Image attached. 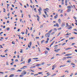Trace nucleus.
I'll return each mask as SVG.
<instances>
[{"mask_svg": "<svg viewBox=\"0 0 77 77\" xmlns=\"http://www.w3.org/2000/svg\"><path fill=\"white\" fill-rule=\"evenodd\" d=\"M26 72H23V75H25L26 74Z\"/></svg>", "mask_w": 77, "mask_h": 77, "instance_id": "2f4dec72", "label": "nucleus"}, {"mask_svg": "<svg viewBox=\"0 0 77 77\" xmlns=\"http://www.w3.org/2000/svg\"><path fill=\"white\" fill-rule=\"evenodd\" d=\"M45 36L46 37H48V38H49V37H50V33H48L47 34H46L45 35Z\"/></svg>", "mask_w": 77, "mask_h": 77, "instance_id": "f03ea898", "label": "nucleus"}, {"mask_svg": "<svg viewBox=\"0 0 77 77\" xmlns=\"http://www.w3.org/2000/svg\"><path fill=\"white\" fill-rule=\"evenodd\" d=\"M32 59L34 60H37V59H38V58H34Z\"/></svg>", "mask_w": 77, "mask_h": 77, "instance_id": "393cba45", "label": "nucleus"}, {"mask_svg": "<svg viewBox=\"0 0 77 77\" xmlns=\"http://www.w3.org/2000/svg\"><path fill=\"white\" fill-rule=\"evenodd\" d=\"M45 54H48V51H45Z\"/></svg>", "mask_w": 77, "mask_h": 77, "instance_id": "5701e85b", "label": "nucleus"}, {"mask_svg": "<svg viewBox=\"0 0 77 77\" xmlns=\"http://www.w3.org/2000/svg\"><path fill=\"white\" fill-rule=\"evenodd\" d=\"M15 75L14 74H11V75H9V77H13V76L14 75Z\"/></svg>", "mask_w": 77, "mask_h": 77, "instance_id": "2eb2a0df", "label": "nucleus"}, {"mask_svg": "<svg viewBox=\"0 0 77 77\" xmlns=\"http://www.w3.org/2000/svg\"><path fill=\"white\" fill-rule=\"evenodd\" d=\"M27 68V66H23V69H25V68Z\"/></svg>", "mask_w": 77, "mask_h": 77, "instance_id": "a878e982", "label": "nucleus"}, {"mask_svg": "<svg viewBox=\"0 0 77 77\" xmlns=\"http://www.w3.org/2000/svg\"><path fill=\"white\" fill-rule=\"evenodd\" d=\"M48 40H47L45 42V43H46V44H47V43H48Z\"/></svg>", "mask_w": 77, "mask_h": 77, "instance_id": "680f3d73", "label": "nucleus"}, {"mask_svg": "<svg viewBox=\"0 0 77 77\" xmlns=\"http://www.w3.org/2000/svg\"><path fill=\"white\" fill-rule=\"evenodd\" d=\"M23 63H25V61H23V62L21 63L20 64H22Z\"/></svg>", "mask_w": 77, "mask_h": 77, "instance_id": "6e6d98bb", "label": "nucleus"}, {"mask_svg": "<svg viewBox=\"0 0 77 77\" xmlns=\"http://www.w3.org/2000/svg\"><path fill=\"white\" fill-rule=\"evenodd\" d=\"M54 42H53L50 45V47H51V46H52V45H53V44H54Z\"/></svg>", "mask_w": 77, "mask_h": 77, "instance_id": "6ab92c4d", "label": "nucleus"}, {"mask_svg": "<svg viewBox=\"0 0 77 77\" xmlns=\"http://www.w3.org/2000/svg\"><path fill=\"white\" fill-rule=\"evenodd\" d=\"M11 69L13 70H15V68H11Z\"/></svg>", "mask_w": 77, "mask_h": 77, "instance_id": "052dcab7", "label": "nucleus"}, {"mask_svg": "<svg viewBox=\"0 0 77 77\" xmlns=\"http://www.w3.org/2000/svg\"><path fill=\"white\" fill-rule=\"evenodd\" d=\"M39 9H38V11H42V8L41 7H39Z\"/></svg>", "mask_w": 77, "mask_h": 77, "instance_id": "ddd939ff", "label": "nucleus"}, {"mask_svg": "<svg viewBox=\"0 0 77 77\" xmlns=\"http://www.w3.org/2000/svg\"><path fill=\"white\" fill-rule=\"evenodd\" d=\"M43 42H44V40H42L41 41V44H43Z\"/></svg>", "mask_w": 77, "mask_h": 77, "instance_id": "a18cd8bd", "label": "nucleus"}, {"mask_svg": "<svg viewBox=\"0 0 77 77\" xmlns=\"http://www.w3.org/2000/svg\"><path fill=\"white\" fill-rule=\"evenodd\" d=\"M45 10L46 11H47V12H48V11H49V9H48V8H46Z\"/></svg>", "mask_w": 77, "mask_h": 77, "instance_id": "f3484780", "label": "nucleus"}, {"mask_svg": "<svg viewBox=\"0 0 77 77\" xmlns=\"http://www.w3.org/2000/svg\"><path fill=\"white\" fill-rule=\"evenodd\" d=\"M65 66H66V65H63L60 66V68H61V67H65Z\"/></svg>", "mask_w": 77, "mask_h": 77, "instance_id": "1a4fd4ad", "label": "nucleus"}, {"mask_svg": "<svg viewBox=\"0 0 77 77\" xmlns=\"http://www.w3.org/2000/svg\"><path fill=\"white\" fill-rule=\"evenodd\" d=\"M21 51H20V53H22V52H23V49H21L20 50Z\"/></svg>", "mask_w": 77, "mask_h": 77, "instance_id": "7c9ffc66", "label": "nucleus"}, {"mask_svg": "<svg viewBox=\"0 0 77 77\" xmlns=\"http://www.w3.org/2000/svg\"><path fill=\"white\" fill-rule=\"evenodd\" d=\"M56 75V74L55 73V74L52 75H51V76L53 77V76H54V75Z\"/></svg>", "mask_w": 77, "mask_h": 77, "instance_id": "c85d7f7f", "label": "nucleus"}, {"mask_svg": "<svg viewBox=\"0 0 77 77\" xmlns=\"http://www.w3.org/2000/svg\"><path fill=\"white\" fill-rule=\"evenodd\" d=\"M21 33L22 34V35H24V32H21Z\"/></svg>", "mask_w": 77, "mask_h": 77, "instance_id": "bf43d9fd", "label": "nucleus"}, {"mask_svg": "<svg viewBox=\"0 0 77 77\" xmlns=\"http://www.w3.org/2000/svg\"><path fill=\"white\" fill-rule=\"evenodd\" d=\"M52 67H53L54 68H56V64H54V65H53L52 66Z\"/></svg>", "mask_w": 77, "mask_h": 77, "instance_id": "4be33fe9", "label": "nucleus"}, {"mask_svg": "<svg viewBox=\"0 0 77 77\" xmlns=\"http://www.w3.org/2000/svg\"><path fill=\"white\" fill-rule=\"evenodd\" d=\"M10 28H9V27H7V30L9 31V30H10Z\"/></svg>", "mask_w": 77, "mask_h": 77, "instance_id": "72a5a7b5", "label": "nucleus"}, {"mask_svg": "<svg viewBox=\"0 0 77 77\" xmlns=\"http://www.w3.org/2000/svg\"><path fill=\"white\" fill-rule=\"evenodd\" d=\"M61 21V20H60V19H58V22H59V23H60Z\"/></svg>", "mask_w": 77, "mask_h": 77, "instance_id": "58836bf2", "label": "nucleus"}, {"mask_svg": "<svg viewBox=\"0 0 77 77\" xmlns=\"http://www.w3.org/2000/svg\"><path fill=\"white\" fill-rule=\"evenodd\" d=\"M53 30V29H51L48 32V33H51V32H52V31Z\"/></svg>", "mask_w": 77, "mask_h": 77, "instance_id": "b1692460", "label": "nucleus"}, {"mask_svg": "<svg viewBox=\"0 0 77 77\" xmlns=\"http://www.w3.org/2000/svg\"><path fill=\"white\" fill-rule=\"evenodd\" d=\"M57 26V27H59V24H58V23H56V25L54 24V27H55V26Z\"/></svg>", "mask_w": 77, "mask_h": 77, "instance_id": "6e6552de", "label": "nucleus"}, {"mask_svg": "<svg viewBox=\"0 0 77 77\" xmlns=\"http://www.w3.org/2000/svg\"><path fill=\"white\" fill-rule=\"evenodd\" d=\"M62 54H66V52H63Z\"/></svg>", "mask_w": 77, "mask_h": 77, "instance_id": "de8ad7c7", "label": "nucleus"}, {"mask_svg": "<svg viewBox=\"0 0 77 77\" xmlns=\"http://www.w3.org/2000/svg\"><path fill=\"white\" fill-rule=\"evenodd\" d=\"M20 29H18L17 30V32H20Z\"/></svg>", "mask_w": 77, "mask_h": 77, "instance_id": "774afa93", "label": "nucleus"}, {"mask_svg": "<svg viewBox=\"0 0 77 77\" xmlns=\"http://www.w3.org/2000/svg\"><path fill=\"white\" fill-rule=\"evenodd\" d=\"M18 59H16L15 60V62H18Z\"/></svg>", "mask_w": 77, "mask_h": 77, "instance_id": "e2e57ef3", "label": "nucleus"}, {"mask_svg": "<svg viewBox=\"0 0 77 77\" xmlns=\"http://www.w3.org/2000/svg\"><path fill=\"white\" fill-rule=\"evenodd\" d=\"M69 27H70V25H69H69L68 26L67 29H69Z\"/></svg>", "mask_w": 77, "mask_h": 77, "instance_id": "0e129e2a", "label": "nucleus"}, {"mask_svg": "<svg viewBox=\"0 0 77 77\" xmlns=\"http://www.w3.org/2000/svg\"><path fill=\"white\" fill-rule=\"evenodd\" d=\"M58 17V14H57V13L56 15L54 17V18L55 19H56V18H57Z\"/></svg>", "mask_w": 77, "mask_h": 77, "instance_id": "9d476101", "label": "nucleus"}, {"mask_svg": "<svg viewBox=\"0 0 77 77\" xmlns=\"http://www.w3.org/2000/svg\"><path fill=\"white\" fill-rule=\"evenodd\" d=\"M12 43L13 44H15V42H14V41H12Z\"/></svg>", "mask_w": 77, "mask_h": 77, "instance_id": "603ef678", "label": "nucleus"}, {"mask_svg": "<svg viewBox=\"0 0 77 77\" xmlns=\"http://www.w3.org/2000/svg\"><path fill=\"white\" fill-rule=\"evenodd\" d=\"M3 9H4V11H3L4 12H5L6 10L5 9V8H3Z\"/></svg>", "mask_w": 77, "mask_h": 77, "instance_id": "e433bc0d", "label": "nucleus"}, {"mask_svg": "<svg viewBox=\"0 0 77 77\" xmlns=\"http://www.w3.org/2000/svg\"><path fill=\"white\" fill-rule=\"evenodd\" d=\"M64 39H65V38H63V39L60 40V41H63Z\"/></svg>", "mask_w": 77, "mask_h": 77, "instance_id": "864d4df0", "label": "nucleus"}, {"mask_svg": "<svg viewBox=\"0 0 77 77\" xmlns=\"http://www.w3.org/2000/svg\"><path fill=\"white\" fill-rule=\"evenodd\" d=\"M54 30H55V31H56V32H57V29L56 28H54Z\"/></svg>", "mask_w": 77, "mask_h": 77, "instance_id": "ea45409f", "label": "nucleus"}, {"mask_svg": "<svg viewBox=\"0 0 77 77\" xmlns=\"http://www.w3.org/2000/svg\"><path fill=\"white\" fill-rule=\"evenodd\" d=\"M38 12H39L38 14H39V15H40V14H41L42 12L41 11H38Z\"/></svg>", "mask_w": 77, "mask_h": 77, "instance_id": "f704fd0d", "label": "nucleus"}, {"mask_svg": "<svg viewBox=\"0 0 77 77\" xmlns=\"http://www.w3.org/2000/svg\"><path fill=\"white\" fill-rule=\"evenodd\" d=\"M65 26V23H62L61 24V26Z\"/></svg>", "mask_w": 77, "mask_h": 77, "instance_id": "412c9836", "label": "nucleus"}, {"mask_svg": "<svg viewBox=\"0 0 77 77\" xmlns=\"http://www.w3.org/2000/svg\"><path fill=\"white\" fill-rule=\"evenodd\" d=\"M73 18H74V19H75V20L77 19V17H75V16H74Z\"/></svg>", "mask_w": 77, "mask_h": 77, "instance_id": "c03bdc74", "label": "nucleus"}, {"mask_svg": "<svg viewBox=\"0 0 77 77\" xmlns=\"http://www.w3.org/2000/svg\"><path fill=\"white\" fill-rule=\"evenodd\" d=\"M51 35H54V32H53L52 33H51Z\"/></svg>", "mask_w": 77, "mask_h": 77, "instance_id": "a19ab883", "label": "nucleus"}, {"mask_svg": "<svg viewBox=\"0 0 77 77\" xmlns=\"http://www.w3.org/2000/svg\"><path fill=\"white\" fill-rule=\"evenodd\" d=\"M71 65H74V66H75V64L74 63H71Z\"/></svg>", "mask_w": 77, "mask_h": 77, "instance_id": "5fc2aeb1", "label": "nucleus"}, {"mask_svg": "<svg viewBox=\"0 0 77 77\" xmlns=\"http://www.w3.org/2000/svg\"><path fill=\"white\" fill-rule=\"evenodd\" d=\"M72 54H66L65 55V56H71Z\"/></svg>", "mask_w": 77, "mask_h": 77, "instance_id": "f8f14e48", "label": "nucleus"}, {"mask_svg": "<svg viewBox=\"0 0 77 77\" xmlns=\"http://www.w3.org/2000/svg\"><path fill=\"white\" fill-rule=\"evenodd\" d=\"M31 45H32V42H29V44H28V46L29 48H30V46H31Z\"/></svg>", "mask_w": 77, "mask_h": 77, "instance_id": "39448f33", "label": "nucleus"}, {"mask_svg": "<svg viewBox=\"0 0 77 77\" xmlns=\"http://www.w3.org/2000/svg\"><path fill=\"white\" fill-rule=\"evenodd\" d=\"M61 29H62V28L61 27H60L58 29V30H61Z\"/></svg>", "mask_w": 77, "mask_h": 77, "instance_id": "c9c22d12", "label": "nucleus"}, {"mask_svg": "<svg viewBox=\"0 0 77 77\" xmlns=\"http://www.w3.org/2000/svg\"><path fill=\"white\" fill-rule=\"evenodd\" d=\"M22 71V70H20V69H18L16 71V72H21Z\"/></svg>", "mask_w": 77, "mask_h": 77, "instance_id": "a211bd4d", "label": "nucleus"}, {"mask_svg": "<svg viewBox=\"0 0 77 77\" xmlns=\"http://www.w3.org/2000/svg\"><path fill=\"white\" fill-rule=\"evenodd\" d=\"M67 63H71V60H68L66 61Z\"/></svg>", "mask_w": 77, "mask_h": 77, "instance_id": "aec40b11", "label": "nucleus"}, {"mask_svg": "<svg viewBox=\"0 0 77 77\" xmlns=\"http://www.w3.org/2000/svg\"><path fill=\"white\" fill-rule=\"evenodd\" d=\"M46 48L48 50H50V48Z\"/></svg>", "mask_w": 77, "mask_h": 77, "instance_id": "8fccbe9b", "label": "nucleus"}, {"mask_svg": "<svg viewBox=\"0 0 77 77\" xmlns=\"http://www.w3.org/2000/svg\"><path fill=\"white\" fill-rule=\"evenodd\" d=\"M65 44H66V43H64L63 44H62V46H63V45H65Z\"/></svg>", "mask_w": 77, "mask_h": 77, "instance_id": "09e8293b", "label": "nucleus"}, {"mask_svg": "<svg viewBox=\"0 0 77 77\" xmlns=\"http://www.w3.org/2000/svg\"><path fill=\"white\" fill-rule=\"evenodd\" d=\"M37 17L38 18L37 19V20L38 21H39V19H40V17H39V16L38 14H36Z\"/></svg>", "mask_w": 77, "mask_h": 77, "instance_id": "20e7f679", "label": "nucleus"}, {"mask_svg": "<svg viewBox=\"0 0 77 77\" xmlns=\"http://www.w3.org/2000/svg\"><path fill=\"white\" fill-rule=\"evenodd\" d=\"M69 49H71V48H66L65 50H69Z\"/></svg>", "mask_w": 77, "mask_h": 77, "instance_id": "c756f323", "label": "nucleus"}, {"mask_svg": "<svg viewBox=\"0 0 77 77\" xmlns=\"http://www.w3.org/2000/svg\"><path fill=\"white\" fill-rule=\"evenodd\" d=\"M67 59V58H66V57H64L63 58L62 60H65V59Z\"/></svg>", "mask_w": 77, "mask_h": 77, "instance_id": "dca6fc26", "label": "nucleus"}, {"mask_svg": "<svg viewBox=\"0 0 77 77\" xmlns=\"http://www.w3.org/2000/svg\"><path fill=\"white\" fill-rule=\"evenodd\" d=\"M42 15L44 18H46V16H45V15H44V14H43Z\"/></svg>", "mask_w": 77, "mask_h": 77, "instance_id": "49530a36", "label": "nucleus"}, {"mask_svg": "<svg viewBox=\"0 0 77 77\" xmlns=\"http://www.w3.org/2000/svg\"><path fill=\"white\" fill-rule=\"evenodd\" d=\"M60 48L58 49L57 50L55 49L54 50V51H55L56 52H57V53L59 51H60Z\"/></svg>", "mask_w": 77, "mask_h": 77, "instance_id": "423d86ee", "label": "nucleus"}, {"mask_svg": "<svg viewBox=\"0 0 77 77\" xmlns=\"http://www.w3.org/2000/svg\"><path fill=\"white\" fill-rule=\"evenodd\" d=\"M41 64H37L36 65V66H37V67H38V66H42V65H44V63H41Z\"/></svg>", "mask_w": 77, "mask_h": 77, "instance_id": "f257e3e1", "label": "nucleus"}, {"mask_svg": "<svg viewBox=\"0 0 77 77\" xmlns=\"http://www.w3.org/2000/svg\"><path fill=\"white\" fill-rule=\"evenodd\" d=\"M71 11V9H68L67 12H70Z\"/></svg>", "mask_w": 77, "mask_h": 77, "instance_id": "4468645a", "label": "nucleus"}, {"mask_svg": "<svg viewBox=\"0 0 77 77\" xmlns=\"http://www.w3.org/2000/svg\"><path fill=\"white\" fill-rule=\"evenodd\" d=\"M43 27V25H41L40 26V29H42Z\"/></svg>", "mask_w": 77, "mask_h": 77, "instance_id": "cd10ccee", "label": "nucleus"}, {"mask_svg": "<svg viewBox=\"0 0 77 77\" xmlns=\"http://www.w3.org/2000/svg\"><path fill=\"white\" fill-rule=\"evenodd\" d=\"M38 75V74H36L34 75V76H36V75Z\"/></svg>", "mask_w": 77, "mask_h": 77, "instance_id": "3c124183", "label": "nucleus"}, {"mask_svg": "<svg viewBox=\"0 0 77 77\" xmlns=\"http://www.w3.org/2000/svg\"><path fill=\"white\" fill-rule=\"evenodd\" d=\"M31 71H32V72H35V71L34 70L32 69H31Z\"/></svg>", "mask_w": 77, "mask_h": 77, "instance_id": "69168bd1", "label": "nucleus"}, {"mask_svg": "<svg viewBox=\"0 0 77 77\" xmlns=\"http://www.w3.org/2000/svg\"><path fill=\"white\" fill-rule=\"evenodd\" d=\"M65 36H68L69 35V33L67 32V34L66 35H65Z\"/></svg>", "mask_w": 77, "mask_h": 77, "instance_id": "bb28decb", "label": "nucleus"}, {"mask_svg": "<svg viewBox=\"0 0 77 77\" xmlns=\"http://www.w3.org/2000/svg\"><path fill=\"white\" fill-rule=\"evenodd\" d=\"M72 8H73V6H72V5H71V6L70 5H68L67 7V9H70Z\"/></svg>", "mask_w": 77, "mask_h": 77, "instance_id": "7ed1b4c3", "label": "nucleus"}, {"mask_svg": "<svg viewBox=\"0 0 77 77\" xmlns=\"http://www.w3.org/2000/svg\"><path fill=\"white\" fill-rule=\"evenodd\" d=\"M65 76V75H64L63 76H61L60 77H64Z\"/></svg>", "mask_w": 77, "mask_h": 77, "instance_id": "338daca9", "label": "nucleus"}, {"mask_svg": "<svg viewBox=\"0 0 77 77\" xmlns=\"http://www.w3.org/2000/svg\"><path fill=\"white\" fill-rule=\"evenodd\" d=\"M38 51L40 52V51H41V50H40V48L39 47H38Z\"/></svg>", "mask_w": 77, "mask_h": 77, "instance_id": "4c0bfd02", "label": "nucleus"}, {"mask_svg": "<svg viewBox=\"0 0 77 77\" xmlns=\"http://www.w3.org/2000/svg\"><path fill=\"white\" fill-rule=\"evenodd\" d=\"M51 64H47V65L48 66H50V65H51Z\"/></svg>", "mask_w": 77, "mask_h": 77, "instance_id": "13d9d810", "label": "nucleus"}, {"mask_svg": "<svg viewBox=\"0 0 77 77\" xmlns=\"http://www.w3.org/2000/svg\"><path fill=\"white\" fill-rule=\"evenodd\" d=\"M72 27V26H70V27L69 28V29H71Z\"/></svg>", "mask_w": 77, "mask_h": 77, "instance_id": "37998d69", "label": "nucleus"}, {"mask_svg": "<svg viewBox=\"0 0 77 77\" xmlns=\"http://www.w3.org/2000/svg\"><path fill=\"white\" fill-rule=\"evenodd\" d=\"M66 4H65V5L66 6H68V2H66L65 3Z\"/></svg>", "mask_w": 77, "mask_h": 77, "instance_id": "4d7b16f0", "label": "nucleus"}, {"mask_svg": "<svg viewBox=\"0 0 77 77\" xmlns=\"http://www.w3.org/2000/svg\"><path fill=\"white\" fill-rule=\"evenodd\" d=\"M8 51V49H6L4 51V52H7V51Z\"/></svg>", "mask_w": 77, "mask_h": 77, "instance_id": "79ce46f5", "label": "nucleus"}, {"mask_svg": "<svg viewBox=\"0 0 77 77\" xmlns=\"http://www.w3.org/2000/svg\"><path fill=\"white\" fill-rule=\"evenodd\" d=\"M65 72H67V74H68V72H69V71H65Z\"/></svg>", "mask_w": 77, "mask_h": 77, "instance_id": "473e14b6", "label": "nucleus"}, {"mask_svg": "<svg viewBox=\"0 0 77 77\" xmlns=\"http://www.w3.org/2000/svg\"><path fill=\"white\" fill-rule=\"evenodd\" d=\"M28 63H30V62L32 61V60H31V58H30L28 60Z\"/></svg>", "mask_w": 77, "mask_h": 77, "instance_id": "0eeeda50", "label": "nucleus"}, {"mask_svg": "<svg viewBox=\"0 0 77 77\" xmlns=\"http://www.w3.org/2000/svg\"><path fill=\"white\" fill-rule=\"evenodd\" d=\"M42 73H43V72H38V74H41L42 75H43V74Z\"/></svg>", "mask_w": 77, "mask_h": 77, "instance_id": "9b49d317", "label": "nucleus"}]
</instances>
